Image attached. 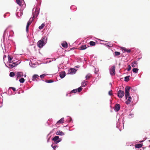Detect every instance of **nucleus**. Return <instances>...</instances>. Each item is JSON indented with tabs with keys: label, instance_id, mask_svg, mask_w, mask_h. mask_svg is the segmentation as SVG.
Here are the masks:
<instances>
[{
	"label": "nucleus",
	"instance_id": "obj_1",
	"mask_svg": "<svg viewBox=\"0 0 150 150\" xmlns=\"http://www.w3.org/2000/svg\"><path fill=\"white\" fill-rule=\"evenodd\" d=\"M46 43V39L45 37H44L42 39L39 40L37 43L38 47H42L44 46Z\"/></svg>",
	"mask_w": 150,
	"mask_h": 150
},
{
	"label": "nucleus",
	"instance_id": "obj_2",
	"mask_svg": "<svg viewBox=\"0 0 150 150\" xmlns=\"http://www.w3.org/2000/svg\"><path fill=\"white\" fill-rule=\"evenodd\" d=\"M131 88L130 87L127 86L125 88V97L126 99H127L128 97L129 96V90Z\"/></svg>",
	"mask_w": 150,
	"mask_h": 150
},
{
	"label": "nucleus",
	"instance_id": "obj_3",
	"mask_svg": "<svg viewBox=\"0 0 150 150\" xmlns=\"http://www.w3.org/2000/svg\"><path fill=\"white\" fill-rule=\"evenodd\" d=\"M52 140L54 141L56 144H57L61 141L62 139H60L58 136H56L52 139Z\"/></svg>",
	"mask_w": 150,
	"mask_h": 150
},
{
	"label": "nucleus",
	"instance_id": "obj_4",
	"mask_svg": "<svg viewBox=\"0 0 150 150\" xmlns=\"http://www.w3.org/2000/svg\"><path fill=\"white\" fill-rule=\"evenodd\" d=\"M124 92L122 90H119L118 91L117 95L119 98H122L124 96Z\"/></svg>",
	"mask_w": 150,
	"mask_h": 150
},
{
	"label": "nucleus",
	"instance_id": "obj_5",
	"mask_svg": "<svg viewBox=\"0 0 150 150\" xmlns=\"http://www.w3.org/2000/svg\"><path fill=\"white\" fill-rule=\"evenodd\" d=\"M115 66H113L111 67V69L110 70V73L111 75H115Z\"/></svg>",
	"mask_w": 150,
	"mask_h": 150
},
{
	"label": "nucleus",
	"instance_id": "obj_6",
	"mask_svg": "<svg viewBox=\"0 0 150 150\" xmlns=\"http://www.w3.org/2000/svg\"><path fill=\"white\" fill-rule=\"evenodd\" d=\"M76 71V69H70L68 70V74H74Z\"/></svg>",
	"mask_w": 150,
	"mask_h": 150
},
{
	"label": "nucleus",
	"instance_id": "obj_7",
	"mask_svg": "<svg viewBox=\"0 0 150 150\" xmlns=\"http://www.w3.org/2000/svg\"><path fill=\"white\" fill-rule=\"evenodd\" d=\"M23 73L21 72H18L17 73L16 77V80H17L18 78H20L21 76H23Z\"/></svg>",
	"mask_w": 150,
	"mask_h": 150
},
{
	"label": "nucleus",
	"instance_id": "obj_8",
	"mask_svg": "<svg viewBox=\"0 0 150 150\" xmlns=\"http://www.w3.org/2000/svg\"><path fill=\"white\" fill-rule=\"evenodd\" d=\"M120 108V104H116L115 105V106L114 108V109L116 111H118Z\"/></svg>",
	"mask_w": 150,
	"mask_h": 150
},
{
	"label": "nucleus",
	"instance_id": "obj_9",
	"mask_svg": "<svg viewBox=\"0 0 150 150\" xmlns=\"http://www.w3.org/2000/svg\"><path fill=\"white\" fill-rule=\"evenodd\" d=\"M123 50L124 52L129 53L131 52V50L130 49H127L126 47H121Z\"/></svg>",
	"mask_w": 150,
	"mask_h": 150
},
{
	"label": "nucleus",
	"instance_id": "obj_10",
	"mask_svg": "<svg viewBox=\"0 0 150 150\" xmlns=\"http://www.w3.org/2000/svg\"><path fill=\"white\" fill-rule=\"evenodd\" d=\"M127 99V100L125 102V103L127 104H129L131 102L132 98L131 96H129Z\"/></svg>",
	"mask_w": 150,
	"mask_h": 150
},
{
	"label": "nucleus",
	"instance_id": "obj_11",
	"mask_svg": "<svg viewBox=\"0 0 150 150\" xmlns=\"http://www.w3.org/2000/svg\"><path fill=\"white\" fill-rule=\"evenodd\" d=\"M39 76L37 74L34 75L32 77V80L33 81H37L36 79H39Z\"/></svg>",
	"mask_w": 150,
	"mask_h": 150
},
{
	"label": "nucleus",
	"instance_id": "obj_12",
	"mask_svg": "<svg viewBox=\"0 0 150 150\" xmlns=\"http://www.w3.org/2000/svg\"><path fill=\"white\" fill-rule=\"evenodd\" d=\"M66 73L65 71H62L61 72L59 75L60 77L62 78H63L65 76Z\"/></svg>",
	"mask_w": 150,
	"mask_h": 150
},
{
	"label": "nucleus",
	"instance_id": "obj_13",
	"mask_svg": "<svg viewBox=\"0 0 150 150\" xmlns=\"http://www.w3.org/2000/svg\"><path fill=\"white\" fill-rule=\"evenodd\" d=\"M103 44L105 45L106 46H108V47H112V46L110 44L109 42H107L106 41H103ZM113 46L112 45V46Z\"/></svg>",
	"mask_w": 150,
	"mask_h": 150
},
{
	"label": "nucleus",
	"instance_id": "obj_14",
	"mask_svg": "<svg viewBox=\"0 0 150 150\" xmlns=\"http://www.w3.org/2000/svg\"><path fill=\"white\" fill-rule=\"evenodd\" d=\"M56 134L57 135H63L64 134V133L62 131H57Z\"/></svg>",
	"mask_w": 150,
	"mask_h": 150
},
{
	"label": "nucleus",
	"instance_id": "obj_15",
	"mask_svg": "<svg viewBox=\"0 0 150 150\" xmlns=\"http://www.w3.org/2000/svg\"><path fill=\"white\" fill-rule=\"evenodd\" d=\"M64 118H62L57 122V124H59L62 123L64 122Z\"/></svg>",
	"mask_w": 150,
	"mask_h": 150
},
{
	"label": "nucleus",
	"instance_id": "obj_16",
	"mask_svg": "<svg viewBox=\"0 0 150 150\" xmlns=\"http://www.w3.org/2000/svg\"><path fill=\"white\" fill-rule=\"evenodd\" d=\"M97 43V42H96L93 41H90L89 43V44L91 46H95L96 44Z\"/></svg>",
	"mask_w": 150,
	"mask_h": 150
},
{
	"label": "nucleus",
	"instance_id": "obj_17",
	"mask_svg": "<svg viewBox=\"0 0 150 150\" xmlns=\"http://www.w3.org/2000/svg\"><path fill=\"white\" fill-rule=\"evenodd\" d=\"M62 46L63 47H67L68 44L66 42H64L62 43Z\"/></svg>",
	"mask_w": 150,
	"mask_h": 150
},
{
	"label": "nucleus",
	"instance_id": "obj_18",
	"mask_svg": "<svg viewBox=\"0 0 150 150\" xmlns=\"http://www.w3.org/2000/svg\"><path fill=\"white\" fill-rule=\"evenodd\" d=\"M142 144H137L135 145V147L136 148H139L142 146Z\"/></svg>",
	"mask_w": 150,
	"mask_h": 150
},
{
	"label": "nucleus",
	"instance_id": "obj_19",
	"mask_svg": "<svg viewBox=\"0 0 150 150\" xmlns=\"http://www.w3.org/2000/svg\"><path fill=\"white\" fill-rule=\"evenodd\" d=\"M16 65L15 63H13L12 64H9L8 66L10 68H13V67H15Z\"/></svg>",
	"mask_w": 150,
	"mask_h": 150
},
{
	"label": "nucleus",
	"instance_id": "obj_20",
	"mask_svg": "<svg viewBox=\"0 0 150 150\" xmlns=\"http://www.w3.org/2000/svg\"><path fill=\"white\" fill-rule=\"evenodd\" d=\"M129 76H127L125 77V81L127 82L129 80Z\"/></svg>",
	"mask_w": 150,
	"mask_h": 150
},
{
	"label": "nucleus",
	"instance_id": "obj_21",
	"mask_svg": "<svg viewBox=\"0 0 150 150\" xmlns=\"http://www.w3.org/2000/svg\"><path fill=\"white\" fill-rule=\"evenodd\" d=\"M17 3L20 6H21L22 5V2L21 0H16V1Z\"/></svg>",
	"mask_w": 150,
	"mask_h": 150
},
{
	"label": "nucleus",
	"instance_id": "obj_22",
	"mask_svg": "<svg viewBox=\"0 0 150 150\" xmlns=\"http://www.w3.org/2000/svg\"><path fill=\"white\" fill-rule=\"evenodd\" d=\"M138 69L134 68L132 69V71L133 72L136 73L138 72Z\"/></svg>",
	"mask_w": 150,
	"mask_h": 150
},
{
	"label": "nucleus",
	"instance_id": "obj_23",
	"mask_svg": "<svg viewBox=\"0 0 150 150\" xmlns=\"http://www.w3.org/2000/svg\"><path fill=\"white\" fill-rule=\"evenodd\" d=\"M91 76V75L90 74H87L86 76V79H89Z\"/></svg>",
	"mask_w": 150,
	"mask_h": 150
},
{
	"label": "nucleus",
	"instance_id": "obj_24",
	"mask_svg": "<svg viewBox=\"0 0 150 150\" xmlns=\"http://www.w3.org/2000/svg\"><path fill=\"white\" fill-rule=\"evenodd\" d=\"M8 59L9 62L11 63V60H12V58L10 56L8 55Z\"/></svg>",
	"mask_w": 150,
	"mask_h": 150
},
{
	"label": "nucleus",
	"instance_id": "obj_25",
	"mask_svg": "<svg viewBox=\"0 0 150 150\" xmlns=\"http://www.w3.org/2000/svg\"><path fill=\"white\" fill-rule=\"evenodd\" d=\"M15 75V74L14 72H11L10 73V76L11 77H13Z\"/></svg>",
	"mask_w": 150,
	"mask_h": 150
},
{
	"label": "nucleus",
	"instance_id": "obj_26",
	"mask_svg": "<svg viewBox=\"0 0 150 150\" xmlns=\"http://www.w3.org/2000/svg\"><path fill=\"white\" fill-rule=\"evenodd\" d=\"M45 25L44 23H42V24L41 26H40L39 27V28L40 29H42L45 26Z\"/></svg>",
	"mask_w": 150,
	"mask_h": 150
},
{
	"label": "nucleus",
	"instance_id": "obj_27",
	"mask_svg": "<svg viewBox=\"0 0 150 150\" xmlns=\"http://www.w3.org/2000/svg\"><path fill=\"white\" fill-rule=\"evenodd\" d=\"M25 80L23 78H21L20 79L19 81L21 83H23L24 82Z\"/></svg>",
	"mask_w": 150,
	"mask_h": 150
},
{
	"label": "nucleus",
	"instance_id": "obj_28",
	"mask_svg": "<svg viewBox=\"0 0 150 150\" xmlns=\"http://www.w3.org/2000/svg\"><path fill=\"white\" fill-rule=\"evenodd\" d=\"M137 64V63L136 62H134L132 63V67H134L136 66Z\"/></svg>",
	"mask_w": 150,
	"mask_h": 150
},
{
	"label": "nucleus",
	"instance_id": "obj_29",
	"mask_svg": "<svg viewBox=\"0 0 150 150\" xmlns=\"http://www.w3.org/2000/svg\"><path fill=\"white\" fill-rule=\"evenodd\" d=\"M115 56H117L120 55V53L119 52H115Z\"/></svg>",
	"mask_w": 150,
	"mask_h": 150
},
{
	"label": "nucleus",
	"instance_id": "obj_30",
	"mask_svg": "<svg viewBox=\"0 0 150 150\" xmlns=\"http://www.w3.org/2000/svg\"><path fill=\"white\" fill-rule=\"evenodd\" d=\"M53 82V81L52 80H47L45 81V82L48 83H51Z\"/></svg>",
	"mask_w": 150,
	"mask_h": 150
},
{
	"label": "nucleus",
	"instance_id": "obj_31",
	"mask_svg": "<svg viewBox=\"0 0 150 150\" xmlns=\"http://www.w3.org/2000/svg\"><path fill=\"white\" fill-rule=\"evenodd\" d=\"M77 91V90L76 89H74L72 90L71 93H76Z\"/></svg>",
	"mask_w": 150,
	"mask_h": 150
},
{
	"label": "nucleus",
	"instance_id": "obj_32",
	"mask_svg": "<svg viewBox=\"0 0 150 150\" xmlns=\"http://www.w3.org/2000/svg\"><path fill=\"white\" fill-rule=\"evenodd\" d=\"M87 47H79L78 49L79 50H83L86 49Z\"/></svg>",
	"mask_w": 150,
	"mask_h": 150
},
{
	"label": "nucleus",
	"instance_id": "obj_33",
	"mask_svg": "<svg viewBox=\"0 0 150 150\" xmlns=\"http://www.w3.org/2000/svg\"><path fill=\"white\" fill-rule=\"evenodd\" d=\"M82 89V88L81 87H80L79 88L77 89L78 91L79 92H81V91Z\"/></svg>",
	"mask_w": 150,
	"mask_h": 150
},
{
	"label": "nucleus",
	"instance_id": "obj_34",
	"mask_svg": "<svg viewBox=\"0 0 150 150\" xmlns=\"http://www.w3.org/2000/svg\"><path fill=\"white\" fill-rule=\"evenodd\" d=\"M82 85L83 86H85L86 85V83L85 81L81 83Z\"/></svg>",
	"mask_w": 150,
	"mask_h": 150
},
{
	"label": "nucleus",
	"instance_id": "obj_35",
	"mask_svg": "<svg viewBox=\"0 0 150 150\" xmlns=\"http://www.w3.org/2000/svg\"><path fill=\"white\" fill-rule=\"evenodd\" d=\"M131 69V66L130 65H129L128 66V68L127 69V70L128 71H129Z\"/></svg>",
	"mask_w": 150,
	"mask_h": 150
},
{
	"label": "nucleus",
	"instance_id": "obj_36",
	"mask_svg": "<svg viewBox=\"0 0 150 150\" xmlns=\"http://www.w3.org/2000/svg\"><path fill=\"white\" fill-rule=\"evenodd\" d=\"M29 26V25H28V24H27L26 27V31L27 32H28V31Z\"/></svg>",
	"mask_w": 150,
	"mask_h": 150
},
{
	"label": "nucleus",
	"instance_id": "obj_37",
	"mask_svg": "<svg viewBox=\"0 0 150 150\" xmlns=\"http://www.w3.org/2000/svg\"><path fill=\"white\" fill-rule=\"evenodd\" d=\"M46 75L45 74H43L42 75H41L40 76V77L41 78H44V76Z\"/></svg>",
	"mask_w": 150,
	"mask_h": 150
},
{
	"label": "nucleus",
	"instance_id": "obj_38",
	"mask_svg": "<svg viewBox=\"0 0 150 150\" xmlns=\"http://www.w3.org/2000/svg\"><path fill=\"white\" fill-rule=\"evenodd\" d=\"M9 88L12 89L14 91H16V88L14 87H10Z\"/></svg>",
	"mask_w": 150,
	"mask_h": 150
},
{
	"label": "nucleus",
	"instance_id": "obj_39",
	"mask_svg": "<svg viewBox=\"0 0 150 150\" xmlns=\"http://www.w3.org/2000/svg\"><path fill=\"white\" fill-rule=\"evenodd\" d=\"M112 90L109 91L108 92V94L110 95L111 96L112 95Z\"/></svg>",
	"mask_w": 150,
	"mask_h": 150
},
{
	"label": "nucleus",
	"instance_id": "obj_40",
	"mask_svg": "<svg viewBox=\"0 0 150 150\" xmlns=\"http://www.w3.org/2000/svg\"><path fill=\"white\" fill-rule=\"evenodd\" d=\"M31 23L32 21L30 20H29L28 21L27 24H28V25H30L31 24Z\"/></svg>",
	"mask_w": 150,
	"mask_h": 150
},
{
	"label": "nucleus",
	"instance_id": "obj_41",
	"mask_svg": "<svg viewBox=\"0 0 150 150\" xmlns=\"http://www.w3.org/2000/svg\"><path fill=\"white\" fill-rule=\"evenodd\" d=\"M51 146L53 148V149H55L56 147V146H53V145H52Z\"/></svg>",
	"mask_w": 150,
	"mask_h": 150
},
{
	"label": "nucleus",
	"instance_id": "obj_42",
	"mask_svg": "<svg viewBox=\"0 0 150 150\" xmlns=\"http://www.w3.org/2000/svg\"><path fill=\"white\" fill-rule=\"evenodd\" d=\"M75 49V47H72L70 49V50H74ZM68 51H69V50Z\"/></svg>",
	"mask_w": 150,
	"mask_h": 150
},
{
	"label": "nucleus",
	"instance_id": "obj_43",
	"mask_svg": "<svg viewBox=\"0 0 150 150\" xmlns=\"http://www.w3.org/2000/svg\"><path fill=\"white\" fill-rule=\"evenodd\" d=\"M81 47H86V45H85L81 46Z\"/></svg>",
	"mask_w": 150,
	"mask_h": 150
},
{
	"label": "nucleus",
	"instance_id": "obj_44",
	"mask_svg": "<svg viewBox=\"0 0 150 150\" xmlns=\"http://www.w3.org/2000/svg\"><path fill=\"white\" fill-rule=\"evenodd\" d=\"M6 57V56H4V57Z\"/></svg>",
	"mask_w": 150,
	"mask_h": 150
},
{
	"label": "nucleus",
	"instance_id": "obj_45",
	"mask_svg": "<svg viewBox=\"0 0 150 150\" xmlns=\"http://www.w3.org/2000/svg\"><path fill=\"white\" fill-rule=\"evenodd\" d=\"M24 76H25H25H26V75H25Z\"/></svg>",
	"mask_w": 150,
	"mask_h": 150
}]
</instances>
